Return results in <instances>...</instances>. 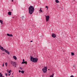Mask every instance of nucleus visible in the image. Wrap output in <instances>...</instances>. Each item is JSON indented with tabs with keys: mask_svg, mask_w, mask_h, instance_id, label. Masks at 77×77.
Instances as JSON below:
<instances>
[{
	"mask_svg": "<svg viewBox=\"0 0 77 77\" xmlns=\"http://www.w3.org/2000/svg\"><path fill=\"white\" fill-rule=\"evenodd\" d=\"M29 13L30 15H32V13H33L34 11H35V8L33 6H31L28 8Z\"/></svg>",
	"mask_w": 77,
	"mask_h": 77,
	"instance_id": "f257e3e1",
	"label": "nucleus"
},
{
	"mask_svg": "<svg viewBox=\"0 0 77 77\" xmlns=\"http://www.w3.org/2000/svg\"><path fill=\"white\" fill-rule=\"evenodd\" d=\"M30 59L31 60V61L32 62H37L38 60V58H34L31 55L30 56Z\"/></svg>",
	"mask_w": 77,
	"mask_h": 77,
	"instance_id": "f03ea898",
	"label": "nucleus"
},
{
	"mask_svg": "<svg viewBox=\"0 0 77 77\" xmlns=\"http://www.w3.org/2000/svg\"><path fill=\"white\" fill-rule=\"evenodd\" d=\"M42 70L43 71V72H44V73H45L47 72V67H45L44 68L42 69Z\"/></svg>",
	"mask_w": 77,
	"mask_h": 77,
	"instance_id": "7ed1b4c3",
	"label": "nucleus"
},
{
	"mask_svg": "<svg viewBox=\"0 0 77 77\" xmlns=\"http://www.w3.org/2000/svg\"><path fill=\"white\" fill-rule=\"evenodd\" d=\"M46 17V20L47 22L48 21H49V19L50 18V16L48 15L47 16L45 15Z\"/></svg>",
	"mask_w": 77,
	"mask_h": 77,
	"instance_id": "20e7f679",
	"label": "nucleus"
},
{
	"mask_svg": "<svg viewBox=\"0 0 77 77\" xmlns=\"http://www.w3.org/2000/svg\"><path fill=\"white\" fill-rule=\"evenodd\" d=\"M2 51H5V53H6V54H9V55L10 54V52H9L8 51H7L5 49H4Z\"/></svg>",
	"mask_w": 77,
	"mask_h": 77,
	"instance_id": "39448f33",
	"label": "nucleus"
},
{
	"mask_svg": "<svg viewBox=\"0 0 77 77\" xmlns=\"http://www.w3.org/2000/svg\"><path fill=\"white\" fill-rule=\"evenodd\" d=\"M51 36L52 38H55L56 37V35L54 33H52L51 34Z\"/></svg>",
	"mask_w": 77,
	"mask_h": 77,
	"instance_id": "423d86ee",
	"label": "nucleus"
},
{
	"mask_svg": "<svg viewBox=\"0 0 77 77\" xmlns=\"http://www.w3.org/2000/svg\"><path fill=\"white\" fill-rule=\"evenodd\" d=\"M7 36H13V35H12V34H9V33H7Z\"/></svg>",
	"mask_w": 77,
	"mask_h": 77,
	"instance_id": "0eeeda50",
	"label": "nucleus"
},
{
	"mask_svg": "<svg viewBox=\"0 0 77 77\" xmlns=\"http://www.w3.org/2000/svg\"><path fill=\"white\" fill-rule=\"evenodd\" d=\"M0 49L1 50H2V51H3V50H4L5 49H4V48H3V47H2L1 45H0Z\"/></svg>",
	"mask_w": 77,
	"mask_h": 77,
	"instance_id": "6e6552de",
	"label": "nucleus"
},
{
	"mask_svg": "<svg viewBox=\"0 0 77 77\" xmlns=\"http://www.w3.org/2000/svg\"><path fill=\"white\" fill-rule=\"evenodd\" d=\"M15 65H17V63H16V62H14V63H13V66H15Z\"/></svg>",
	"mask_w": 77,
	"mask_h": 77,
	"instance_id": "1a4fd4ad",
	"label": "nucleus"
},
{
	"mask_svg": "<svg viewBox=\"0 0 77 77\" xmlns=\"http://www.w3.org/2000/svg\"><path fill=\"white\" fill-rule=\"evenodd\" d=\"M65 61L66 62H69V60L68 59H65Z\"/></svg>",
	"mask_w": 77,
	"mask_h": 77,
	"instance_id": "9d476101",
	"label": "nucleus"
},
{
	"mask_svg": "<svg viewBox=\"0 0 77 77\" xmlns=\"http://www.w3.org/2000/svg\"><path fill=\"white\" fill-rule=\"evenodd\" d=\"M11 14L12 13H11V12H8V14L9 15H11Z\"/></svg>",
	"mask_w": 77,
	"mask_h": 77,
	"instance_id": "9b49d317",
	"label": "nucleus"
},
{
	"mask_svg": "<svg viewBox=\"0 0 77 77\" xmlns=\"http://www.w3.org/2000/svg\"><path fill=\"white\" fill-rule=\"evenodd\" d=\"M13 58L15 59V60H17V57H16L15 56H13Z\"/></svg>",
	"mask_w": 77,
	"mask_h": 77,
	"instance_id": "f8f14e48",
	"label": "nucleus"
},
{
	"mask_svg": "<svg viewBox=\"0 0 77 77\" xmlns=\"http://www.w3.org/2000/svg\"><path fill=\"white\" fill-rule=\"evenodd\" d=\"M14 62H15L13 61H11V65H13Z\"/></svg>",
	"mask_w": 77,
	"mask_h": 77,
	"instance_id": "ddd939ff",
	"label": "nucleus"
},
{
	"mask_svg": "<svg viewBox=\"0 0 77 77\" xmlns=\"http://www.w3.org/2000/svg\"><path fill=\"white\" fill-rule=\"evenodd\" d=\"M71 55L72 56H74V52L71 53Z\"/></svg>",
	"mask_w": 77,
	"mask_h": 77,
	"instance_id": "4468645a",
	"label": "nucleus"
},
{
	"mask_svg": "<svg viewBox=\"0 0 77 77\" xmlns=\"http://www.w3.org/2000/svg\"><path fill=\"white\" fill-rule=\"evenodd\" d=\"M55 2H56V3H59L60 2H59V1H58V0H56Z\"/></svg>",
	"mask_w": 77,
	"mask_h": 77,
	"instance_id": "2eb2a0df",
	"label": "nucleus"
},
{
	"mask_svg": "<svg viewBox=\"0 0 77 77\" xmlns=\"http://www.w3.org/2000/svg\"><path fill=\"white\" fill-rule=\"evenodd\" d=\"M5 65L6 66H8V63H7V62L5 63Z\"/></svg>",
	"mask_w": 77,
	"mask_h": 77,
	"instance_id": "dca6fc26",
	"label": "nucleus"
},
{
	"mask_svg": "<svg viewBox=\"0 0 77 77\" xmlns=\"http://www.w3.org/2000/svg\"><path fill=\"white\" fill-rule=\"evenodd\" d=\"M54 73H53L52 75L50 76V77H53Z\"/></svg>",
	"mask_w": 77,
	"mask_h": 77,
	"instance_id": "f3484780",
	"label": "nucleus"
},
{
	"mask_svg": "<svg viewBox=\"0 0 77 77\" xmlns=\"http://www.w3.org/2000/svg\"><path fill=\"white\" fill-rule=\"evenodd\" d=\"M0 22L1 24H3V20H0Z\"/></svg>",
	"mask_w": 77,
	"mask_h": 77,
	"instance_id": "a211bd4d",
	"label": "nucleus"
},
{
	"mask_svg": "<svg viewBox=\"0 0 77 77\" xmlns=\"http://www.w3.org/2000/svg\"><path fill=\"white\" fill-rule=\"evenodd\" d=\"M21 73H22L23 74L24 73V70H22V71H21Z\"/></svg>",
	"mask_w": 77,
	"mask_h": 77,
	"instance_id": "6ab92c4d",
	"label": "nucleus"
},
{
	"mask_svg": "<svg viewBox=\"0 0 77 77\" xmlns=\"http://www.w3.org/2000/svg\"><path fill=\"white\" fill-rule=\"evenodd\" d=\"M45 8H47V9H48V6H46L45 7Z\"/></svg>",
	"mask_w": 77,
	"mask_h": 77,
	"instance_id": "aec40b11",
	"label": "nucleus"
},
{
	"mask_svg": "<svg viewBox=\"0 0 77 77\" xmlns=\"http://www.w3.org/2000/svg\"><path fill=\"white\" fill-rule=\"evenodd\" d=\"M19 69H21V70H23V69H22V67H20L19 68Z\"/></svg>",
	"mask_w": 77,
	"mask_h": 77,
	"instance_id": "412c9836",
	"label": "nucleus"
},
{
	"mask_svg": "<svg viewBox=\"0 0 77 77\" xmlns=\"http://www.w3.org/2000/svg\"><path fill=\"white\" fill-rule=\"evenodd\" d=\"M39 11L40 12H42V10H39Z\"/></svg>",
	"mask_w": 77,
	"mask_h": 77,
	"instance_id": "4be33fe9",
	"label": "nucleus"
},
{
	"mask_svg": "<svg viewBox=\"0 0 77 77\" xmlns=\"http://www.w3.org/2000/svg\"><path fill=\"white\" fill-rule=\"evenodd\" d=\"M23 18H24V16H23L21 17V19H22V20H23Z\"/></svg>",
	"mask_w": 77,
	"mask_h": 77,
	"instance_id": "5701e85b",
	"label": "nucleus"
},
{
	"mask_svg": "<svg viewBox=\"0 0 77 77\" xmlns=\"http://www.w3.org/2000/svg\"><path fill=\"white\" fill-rule=\"evenodd\" d=\"M5 66L4 63H3L2 66Z\"/></svg>",
	"mask_w": 77,
	"mask_h": 77,
	"instance_id": "b1692460",
	"label": "nucleus"
},
{
	"mask_svg": "<svg viewBox=\"0 0 77 77\" xmlns=\"http://www.w3.org/2000/svg\"><path fill=\"white\" fill-rule=\"evenodd\" d=\"M24 63H26V64H27V61H25L24 62Z\"/></svg>",
	"mask_w": 77,
	"mask_h": 77,
	"instance_id": "393cba45",
	"label": "nucleus"
},
{
	"mask_svg": "<svg viewBox=\"0 0 77 77\" xmlns=\"http://www.w3.org/2000/svg\"><path fill=\"white\" fill-rule=\"evenodd\" d=\"M11 70H10L8 71L9 73H11Z\"/></svg>",
	"mask_w": 77,
	"mask_h": 77,
	"instance_id": "a878e982",
	"label": "nucleus"
},
{
	"mask_svg": "<svg viewBox=\"0 0 77 77\" xmlns=\"http://www.w3.org/2000/svg\"><path fill=\"white\" fill-rule=\"evenodd\" d=\"M24 62H22V64H24Z\"/></svg>",
	"mask_w": 77,
	"mask_h": 77,
	"instance_id": "bb28decb",
	"label": "nucleus"
},
{
	"mask_svg": "<svg viewBox=\"0 0 77 77\" xmlns=\"http://www.w3.org/2000/svg\"><path fill=\"white\" fill-rule=\"evenodd\" d=\"M70 77H74V75H71Z\"/></svg>",
	"mask_w": 77,
	"mask_h": 77,
	"instance_id": "cd10ccee",
	"label": "nucleus"
},
{
	"mask_svg": "<svg viewBox=\"0 0 77 77\" xmlns=\"http://www.w3.org/2000/svg\"><path fill=\"white\" fill-rule=\"evenodd\" d=\"M23 62H25V61H24V59H23Z\"/></svg>",
	"mask_w": 77,
	"mask_h": 77,
	"instance_id": "c85d7f7f",
	"label": "nucleus"
},
{
	"mask_svg": "<svg viewBox=\"0 0 77 77\" xmlns=\"http://www.w3.org/2000/svg\"><path fill=\"white\" fill-rule=\"evenodd\" d=\"M19 72H21V71L20 70H19Z\"/></svg>",
	"mask_w": 77,
	"mask_h": 77,
	"instance_id": "c756f323",
	"label": "nucleus"
},
{
	"mask_svg": "<svg viewBox=\"0 0 77 77\" xmlns=\"http://www.w3.org/2000/svg\"><path fill=\"white\" fill-rule=\"evenodd\" d=\"M5 75H6V76H7V75H8V74L6 73V74H5Z\"/></svg>",
	"mask_w": 77,
	"mask_h": 77,
	"instance_id": "7c9ffc66",
	"label": "nucleus"
},
{
	"mask_svg": "<svg viewBox=\"0 0 77 77\" xmlns=\"http://www.w3.org/2000/svg\"><path fill=\"white\" fill-rule=\"evenodd\" d=\"M16 65H15V66H14L15 68H16Z\"/></svg>",
	"mask_w": 77,
	"mask_h": 77,
	"instance_id": "2f4dec72",
	"label": "nucleus"
},
{
	"mask_svg": "<svg viewBox=\"0 0 77 77\" xmlns=\"http://www.w3.org/2000/svg\"><path fill=\"white\" fill-rule=\"evenodd\" d=\"M73 67H74H74H75V65H73Z\"/></svg>",
	"mask_w": 77,
	"mask_h": 77,
	"instance_id": "473e14b6",
	"label": "nucleus"
},
{
	"mask_svg": "<svg viewBox=\"0 0 77 77\" xmlns=\"http://www.w3.org/2000/svg\"><path fill=\"white\" fill-rule=\"evenodd\" d=\"M33 42V41L32 40H31V41H30V42Z\"/></svg>",
	"mask_w": 77,
	"mask_h": 77,
	"instance_id": "72a5a7b5",
	"label": "nucleus"
},
{
	"mask_svg": "<svg viewBox=\"0 0 77 77\" xmlns=\"http://www.w3.org/2000/svg\"><path fill=\"white\" fill-rule=\"evenodd\" d=\"M42 9V8H40V10H41Z\"/></svg>",
	"mask_w": 77,
	"mask_h": 77,
	"instance_id": "f704fd0d",
	"label": "nucleus"
},
{
	"mask_svg": "<svg viewBox=\"0 0 77 77\" xmlns=\"http://www.w3.org/2000/svg\"><path fill=\"white\" fill-rule=\"evenodd\" d=\"M8 75H9H9H10V74H9Z\"/></svg>",
	"mask_w": 77,
	"mask_h": 77,
	"instance_id": "c9c22d12",
	"label": "nucleus"
},
{
	"mask_svg": "<svg viewBox=\"0 0 77 77\" xmlns=\"http://www.w3.org/2000/svg\"><path fill=\"white\" fill-rule=\"evenodd\" d=\"M14 0H12V2H13Z\"/></svg>",
	"mask_w": 77,
	"mask_h": 77,
	"instance_id": "e433bc0d",
	"label": "nucleus"
},
{
	"mask_svg": "<svg viewBox=\"0 0 77 77\" xmlns=\"http://www.w3.org/2000/svg\"><path fill=\"white\" fill-rule=\"evenodd\" d=\"M48 70H50V69H48Z\"/></svg>",
	"mask_w": 77,
	"mask_h": 77,
	"instance_id": "4c0bfd02",
	"label": "nucleus"
},
{
	"mask_svg": "<svg viewBox=\"0 0 77 77\" xmlns=\"http://www.w3.org/2000/svg\"><path fill=\"white\" fill-rule=\"evenodd\" d=\"M12 75H13V73H12Z\"/></svg>",
	"mask_w": 77,
	"mask_h": 77,
	"instance_id": "58836bf2",
	"label": "nucleus"
},
{
	"mask_svg": "<svg viewBox=\"0 0 77 77\" xmlns=\"http://www.w3.org/2000/svg\"><path fill=\"white\" fill-rule=\"evenodd\" d=\"M64 51H63V52H64Z\"/></svg>",
	"mask_w": 77,
	"mask_h": 77,
	"instance_id": "ea45409f",
	"label": "nucleus"
},
{
	"mask_svg": "<svg viewBox=\"0 0 77 77\" xmlns=\"http://www.w3.org/2000/svg\"><path fill=\"white\" fill-rule=\"evenodd\" d=\"M11 77H14L13 76H12Z\"/></svg>",
	"mask_w": 77,
	"mask_h": 77,
	"instance_id": "a19ab883",
	"label": "nucleus"
},
{
	"mask_svg": "<svg viewBox=\"0 0 77 77\" xmlns=\"http://www.w3.org/2000/svg\"><path fill=\"white\" fill-rule=\"evenodd\" d=\"M4 54H5V53H4Z\"/></svg>",
	"mask_w": 77,
	"mask_h": 77,
	"instance_id": "79ce46f5",
	"label": "nucleus"
}]
</instances>
